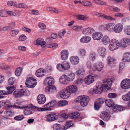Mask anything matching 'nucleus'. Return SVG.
<instances>
[{
  "instance_id": "e2e57ef3",
  "label": "nucleus",
  "mask_w": 130,
  "mask_h": 130,
  "mask_svg": "<svg viewBox=\"0 0 130 130\" xmlns=\"http://www.w3.org/2000/svg\"><path fill=\"white\" fill-rule=\"evenodd\" d=\"M49 103L50 106V107L51 106L52 109L56 105L57 103L55 101L53 100L50 102Z\"/></svg>"
},
{
  "instance_id": "680f3d73",
  "label": "nucleus",
  "mask_w": 130,
  "mask_h": 130,
  "mask_svg": "<svg viewBox=\"0 0 130 130\" xmlns=\"http://www.w3.org/2000/svg\"><path fill=\"white\" fill-rule=\"evenodd\" d=\"M23 118V115H20L16 116L14 118V119L15 120L20 121L22 120Z\"/></svg>"
},
{
  "instance_id": "bb28decb",
  "label": "nucleus",
  "mask_w": 130,
  "mask_h": 130,
  "mask_svg": "<svg viewBox=\"0 0 130 130\" xmlns=\"http://www.w3.org/2000/svg\"><path fill=\"white\" fill-rule=\"evenodd\" d=\"M45 72V70L43 69H38L36 71V74L37 77H41L44 76V73Z\"/></svg>"
},
{
  "instance_id": "0eeeda50",
  "label": "nucleus",
  "mask_w": 130,
  "mask_h": 130,
  "mask_svg": "<svg viewBox=\"0 0 130 130\" xmlns=\"http://www.w3.org/2000/svg\"><path fill=\"white\" fill-rule=\"evenodd\" d=\"M130 45V39L124 38L122 40L120 43V47L122 48H125Z\"/></svg>"
},
{
  "instance_id": "a18cd8bd",
  "label": "nucleus",
  "mask_w": 130,
  "mask_h": 130,
  "mask_svg": "<svg viewBox=\"0 0 130 130\" xmlns=\"http://www.w3.org/2000/svg\"><path fill=\"white\" fill-rule=\"evenodd\" d=\"M68 103V102L66 101H61L58 102V105L59 106L61 107L66 105Z\"/></svg>"
},
{
  "instance_id": "b1692460",
  "label": "nucleus",
  "mask_w": 130,
  "mask_h": 130,
  "mask_svg": "<svg viewBox=\"0 0 130 130\" xmlns=\"http://www.w3.org/2000/svg\"><path fill=\"white\" fill-rule=\"evenodd\" d=\"M35 44L37 46L40 45L42 47H44L45 46V42L43 39L39 38L36 40Z\"/></svg>"
},
{
  "instance_id": "de8ad7c7",
  "label": "nucleus",
  "mask_w": 130,
  "mask_h": 130,
  "mask_svg": "<svg viewBox=\"0 0 130 130\" xmlns=\"http://www.w3.org/2000/svg\"><path fill=\"white\" fill-rule=\"evenodd\" d=\"M53 128L54 130H62V127L60 124L56 123L53 125Z\"/></svg>"
},
{
  "instance_id": "f03ea898",
  "label": "nucleus",
  "mask_w": 130,
  "mask_h": 130,
  "mask_svg": "<svg viewBox=\"0 0 130 130\" xmlns=\"http://www.w3.org/2000/svg\"><path fill=\"white\" fill-rule=\"evenodd\" d=\"M30 94L29 91L25 89L17 90L14 91L13 93L14 95L15 98L21 97L23 95L28 96Z\"/></svg>"
},
{
  "instance_id": "5fc2aeb1",
  "label": "nucleus",
  "mask_w": 130,
  "mask_h": 130,
  "mask_svg": "<svg viewBox=\"0 0 130 130\" xmlns=\"http://www.w3.org/2000/svg\"><path fill=\"white\" fill-rule=\"evenodd\" d=\"M15 10H13L11 11H7V15H9L10 16H16Z\"/></svg>"
},
{
  "instance_id": "603ef678",
  "label": "nucleus",
  "mask_w": 130,
  "mask_h": 130,
  "mask_svg": "<svg viewBox=\"0 0 130 130\" xmlns=\"http://www.w3.org/2000/svg\"><path fill=\"white\" fill-rule=\"evenodd\" d=\"M93 1L95 3L97 4L105 5L106 4V3L100 0H94Z\"/></svg>"
},
{
  "instance_id": "052dcab7",
  "label": "nucleus",
  "mask_w": 130,
  "mask_h": 130,
  "mask_svg": "<svg viewBox=\"0 0 130 130\" xmlns=\"http://www.w3.org/2000/svg\"><path fill=\"white\" fill-rule=\"evenodd\" d=\"M16 7L21 8H23L26 7V5L23 3H20L17 5H16Z\"/></svg>"
},
{
  "instance_id": "6e6d98bb",
  "label": "nucleus",
  "mask_w": 130,
  "mask_h": 130,
  "mask_svg": "<svg viewBox=\"0 0 130 130\" xmlns=\"http://www.w3.org/2000/svg\"><path fill=\"white\" fill-rule=\"evenodd\" d=\"M122 98L125 101H127L130 100V96L128 93L127 94L123 96Z\"/></svg>"
},
{
  "instance_id": "20e7f679",
  "label": "nucleus",
  "mask_w": 130,
  "mask_h": 130,
  "mask_svg": "<svg viewBox=\"0 0 130 130\" xmlns=\"http://www.w3.org/2000/svg\"><path fill=\"white\" fill-rule=\"evenodd\" d=\"M36 79L32 77H27L25 84L26 86L30 88H33L36 85Z\"/></svg>"
},
{
  "instance_id": "393cba45",
  "label": "nucleus",
  "mask_w": 130,
  "mask_h": 130,
  "mask_svg": "<svg viewBox=\"0 0 130 130\" xmlns=\"http://www.w3.org/2000/svg\"><path fill=\"white\" fill-rule=\"evenodd\" d=\"M94 31V29L92 28H88L84 29L83 31V33L84 35H89Z\"/></svg>"
},
{
  "instance_id": "a211bd4d",
  "label": "nucleus",
  "mask_w": 130,
  "mask_h": 130,
  "mask_svg": "<svg viewBox=\"0 0 130 130\" xmlns=\"http://www.w3.org/2000/svg\"><path fill=\"white\" fill-rule=\"evenodd\" d=\"M61 59L63 60H66L68 58L69 55L68 51L66 50L62 51L60 53Z\"/></svg>"
},
{
  "instance_id": "f3484780",
  "label": "nucleus",
  "mask_w": 130,
  "mask_h": 130,
  "mask_svg": "<svg viewBox=\"0 0 130 130\" xmlns=\"http://www.w3.org/2000/svg\"><path fill=\"white\" fill-rule=\"evenodd\" d=\"M66 88L70 94L71 93H74L76 92L77 89V87L74 85L68 86Z\"/></svg>"
},
{
  "instance_id": "49530a36",
  "label": "nucleus",
  "mask_w": 130,
  "mask_h": 130,
  "mask_svg": "<svg viewBox=\"0 0 130 130\" xmlns=\"http://www.w3.org/2000/svg\"><path fill=\"white\" fill-rule=\"evenodd\" d=\"M6 89L8 90L7 92L8 93V94L12 93L15 89L14 86L7 87L6 88Z\"/></svg>"
},
{
  "instance_id": "423d86ee",
  "label": "nucleus",
  "mask_w": 130,
  "mask_h": 130,
  "mask_svg": "<svg viewBox=\"0 0 130 130\" xmlns=\"http://www.w3.org/2000/svg\"><path fill=\"white\" fill-rule=\"evenodd\" d=\"M121 88L123 89H126L130 88V79L128 78L123 80L121 83Z\"/></svg>"
},
{
  "instance_id": "9d476101",
  "label": "nucleus",
  "mask_w": 130,
  "mask_h": 130,
  "mask_svg": "<svg viewBox=\"0 0 130 130\" xmlns=\"http://www.w3.org/2000/svg\"><path fill=\"white\" fill-rule=\"evenodd\" d=\"M59 94L60 97L63 99L68 98L70 95L66 89L61 90Z\"/></svg>"
},
{
  "instance_id": "f8f14e48",
  "label": "nucleus",
  "mask_w": 130,
  "mask_h": 130,
  "mask_svg": "<svg viewBox=\"0 0 130 130\" xmlns=\"http://www.w3.org/2000/svg\"><path fill=\"white\" fill-rule=\"evenodd\" d=\"M58 116L54 114H49L46 115L45 117L46 120L48 121L52 122L57 119Z\"/></svg>"
},
{
  "instance_id": "09e8293b",
  "label": "nucleus",
  "mask_w": 130,
  "mask_h": 130,
  "mask_svg": "<svg viewBox=\"0 0 130 130\" xmlns=\"http://www.w3.org/2000/svg\"><path fill=\"white\" fill-rule=\"evenodd\" d=\"M16 79L14 77H11L9 78L8 80L9 84L10 85H13L15 82Z\"/></svg>"
},
{
  "instance_id": "4d7b16f0",
  "label": "nucleus",
  "mask_w": 130,
  "mask_h": 130,
  "mask_svg": "<svg viewBox=\"0 0 130 130\" xmlns=\"http://www.w3.org/2000/svg\"><path fill=\"white\" fill-rule=\"evenodd\" d=\"M117 94L115 93H110L108 94V96L110 98H115L117 96Z\"/></svg>"
},
{
  "instance_id": "6e6552de",
  "label": "nucleus",
  "mask_w": 130,
  "mask_h": 130,
  "mask_svg": "<svg viewBox=\"0 0 130 130\" xmlns=\"http://www.w3.org/2000/svg\"><path fill=\"white\" fill-rule=\"evenodd\" d=\"M112 83L111 79H108L103 80V84L102 85L105 89L108 90L111 86Z\"/></svg>"
},
{
  "instance_id": "37998d69",
  "label": "nucleus",
  "mask_w": 130,
  "mask_h": 130,
  "mask_svg": "<svg viewBox=\"0 0 130 130\" xmlns=\"http://www.w3.org/2000/svg\"><path fill=\"white\" fill-rule=\"evenodd\" d=\"M84 81V80L82 78H78L75 81V84L77 86H79L81 85Z\"/></svg>"
},
{
  "instance_id": "c85d7f7f",
  "label": "nucleus",
  "mask_w": 130,
  "mask_h": 130,
  "mask_svg": "<svg viewBox=\"0 0 130 130\" xmlns=\"http://www.w3.org/2000/svg\"><path fill=\"white\" fill-rule=\"evenodd\" d=\"M104 88L101 86H98L96 87L93 90V92L95 93L100 94L103 90Z\"/></svg>"
},
{
  "instance_id": "bf43d9fd",
  "label": "nucleus",
  "mask_w": 130,
  "mask_h": 130,
  "mask_svg": "<svg viewBox=\"0 0 130 130\" xmlns=\"http://www.w3.org/2000/svg\"><path fill=\"white\" fill-rule=\"evenodd\" d=\"M0 15L2 17H6L7 16V11L3 10H1L0 12Z\"/></svg>"
},
{
  "instance_id": "69168bd1",
  "label": "nucleus",
  "mask_w": 130,
  "mask_h": 130,
  "mask_svg": "<svg viewBox=\"0 0 130 130\" xmlns=\"http://www.w3.org/2000/svg\"><path fill=\"white\" fill-rule=\"evenodd\" d=\"M65 30H64L62 32H59L58 33L59 37L60 38H62L64 36V34L66 33Z\"/></svg>"
},
{
  "instance_id": "e433bc0d",
  "label": "nucleus",
  "mask_w": 130,
  "mask_h": 130,
  "mask_svg": "<svg viewBox=\"0 0 130 130\" xmlns=\"http://www.w3.org/2000/svg\"><path fill=\"white\" fill-rule=\"evenodd\" d=\"M7 101V102H6L5 103V104L9 107H11L12 108H19L20 107L19 106H17L15 105H11V104L9 103V101Z\"/></svg>"
},
{
  "instance_id": "8fccbe9b",
  "label": "nucleus",
  "mask_w": 130,
  "mask_h": 130,
  "mask_svg": "<svg viewBox=\"0 0 130 130\" xmlns=\"http://www.w3.org/2000/svg\"><path fill=\"white\" fill-rule=\"evenodd\" d=\"M47 46L48 48H55L58 47V45L57 43H55L48 44Z\"/></svg>"
},
{
  "instance_id": "79ce46f5",
  "label": "nucleus",
  "mask_w": 130,
  "mask_h": 130,
  "mask_svg": "<svg viewBox=\"0 0 130 130\" xmlns=\"http://www.w3.org/2000/svg\"><path fill=\"white\" fill-rule=\"evenodd\" d=\"M76 73L77 75L81 76H84L85 74V70L82 69L77 71L76 72Z\"/></svg>"
},
{
  "instance_id": "6ab92c4d",
  "label": "nucleus",
  "mask_w": 130,
  "mask_h": 130,
  "mask_svg": "<svg viewBox=\"0 0 130 130\" xmlns=\"http://www.w3.org/2000/svg\"><path fill=\"white\" fill-rule=\"evenodd\" d=\"M115 24L112 23H110L106 24L105 27L106 29L110 32H112L114 31Z\"/></svg>"
},
{
  "instance_id": "4468645a",
  "label": "nucleus",
  "mask_w": 130,
  "mask_h": 130,
  "mask_svg": "<svg viewBox=\"0 0 130 130\" xmlns=\"http://www.w3.org/2000/svg\"><path fill=\"white\" fill-rule=\"evenodd\" d=\"M37 100L39 104H43L45 102L46 98L44 95L41 94L38 96Z\"/></svg>"
},
{
  "instance_id": "338daca9",
  "label": "nucleus",
  "mask_w": 130,
  "mask_h": 130,
  "mask_svg": "<svg viewBox=\"0 0 130 130\" xmlns=\"http://www.w3.org/2000/svg\"><path fill=\"white\" fill-rule=\"evenodd\" d=\"M52 70V68L51 66H47L46 67L45 72H51Z\"/></svg>"
},
{
  "instance_id": "c9c22d12",
  "label": "nucleus",
  "mask_w": 130,
  "mask_h": 130,
  "mask_svg": "<svg viewBox=\"0 0 130 130\" xmlns=\"http://www.w3.org/2000/svg\"><path fill=\"white\" fill-rule=\"evenodd\" d=\"M48 91L50 93H53L56 92L57 90L55 86L53 85L49 86Z\"/></svg>"
},
{
  "instance_id": "13d9d810",
  "label": "nucleus",
  "mask_w": 130,
  "mask_h": 130,
  "mask_svg": "<svg viewBox=\"0 0 130 130\" xmlns=\"http://www.w3.org/2000/svg\"><path fill=\"white\" fill-rule=\"evenodd\" d=\"M124 31L127 35H130V26L126 27L124 29Z\"/></svg>"
},
{
  "instance_id": "aec40b11",
  "label": "nucleus",
  "mask_w": 130,
  "mask_h": 130,
  "mask_svg": "<svg viewBox=\"0 0 130 130\" xmlns=\"http://www.w3.org/2000/svg\"><path fill=\"white\" fill-rule=\"evenodd\" d=\"M70 60L71 63L73 64H76L79 61V58L77 56H73L70 57Z\"/></svg>"
},
{
  "instance_id": "cd10ccee",
  "label": "nucleus",
  "mask_w": 130,
  "mask_h": 130,
  "mask_svg": "<svg viewBox=\"0 0 130 130\" xmlns=\"http://www.w3.org/2000/svg\"><path fill=\"white\" fill-rule=\"evenodd\" d=\"M113 111L115 112H118L120 111L123 110L124 108L121 106L115 104L113 106L112 108Z\"/></svg>"
},
{
  "instance_id": "ddd939ff",
  "label": "nucleus",
  "mask_w": 130,
  "mask_h": 130,
  "mask_svg": "<svg viewBox=\"0 0 130 130\" xmlns=\"http://www.w3.org/2000/svg\"><path fill=\"white\" fill-rule=\"evenodd\" d=\"M68 78L67 76L63 74L60 76L59 79V82L61 84H67L69 82Z\"/></svg>"
},
{
  "instance_id": "5701e85b",
  "label": "nucleus",
  "mask_w": 130,
  "mask_h": 130,
  "mask_svg": "<svg viewBox=\"0 0 130 130\" xmlns=\"http://www.w3.org/2000/svg\"><path fill=\"white\" fill-rule=\"evenodd\" d=\"M101 118L105 121H108L109 119V114L106 111H103L101 113L100 115Z\"/></svg>"
},
{
  "instance_id": "c756f323",
  "label": "nucleus",
  "mask_w": 130,
  "mask_h": 130,
  "mask_svg": "<svg viewBox=\"0 0 130 130\" xmlns=\"http://www.w3.org/2000/svg\"><path fill=\"white\" fill-rule=\"evenodd\" d=\"M91 39V38L88 36H83L80 39L81 42L84 43H87L90 42Z\"/></svg>"
},
{
  "instance_id": "2f4dec72",
  "label": "nucleus",
  "mask_w": 130,
  "mask_h": 130,
  "mask_svg": "<svg viewBox=\"0 0 130 130\" xmlns=\"http://www.w3.org/2000/svg\"><path fill=\"white\" fill-rule=\"evenodd\" d=\"M102 42L104 45H106L109 43L110 40L109 37L107 36H104L102 38Z\"/></svg>"
},
{
  "instance_id": "72a5a7b5",
  "label": "nucleus",
  "mask_w": 130,
  "mask_h": 130,
  "mask_svg": "<svg viewBox=\"0 0 130 130\" xmlns=\"http://www.w3.org/2000/svg\"><path fill=\"white\" fill-rule=\"evenodd\" d=\"M105 103L106 105L109 107H112L115 105L113 101L110 99H107L105 101Z\"/></svg>"
},
{
  "instance_id": "a878e982",
  "label": "nucleus",
  "mask_w": 130,
  "mask_h": 130,
  "mask_svg": "<svg viewBox=\"0 0 130 130\" xmlns=\"http://www.w3.org/2000/svg\"><path fill=\"white\" fill-rule=\"evenodd\" d=\"M106 49L105 48L100 47L98 48V51L99 54L101 56L104 57L106 54Z\"/></svg>"
},
{
  "instance_id": "7ed1b4c3",
  "label": "nucleus",
  "mask_w": 130,
  "mask_h": 130,
  "mask_svg": "<svg viewBox=\"0 0 130 130\" xmlns=\"http://www.w3.org/2000/svg\"><path fill=\"white\" fill-rule=\"evenodd\" d=\"M34 107H35V106L32 104H30L26 106H20L19 108L25 109V110L24 111V114L28 115L32 114L35 111V108H34Z\"/></svg>"
},
{
  "instance_id": "864d4df0",
  "label": "nucleus",
  "mask_w": 130,
  "mask_h": 130,
  "mask_svg": "<svg viewBox=\"0 0 130 130\" xmlns=\"http://www.w3.org/2000/svg\"><path fill=\"white\" fill-rule=\"evenodd\" d=\"M44 108L45 111L51 110L52 109L51 106L50 107L49 103L45 105Z\"/></svg>"
},
{
  "instance_id": "7c9ffc66",
  "label": "nucleus",
  "mask_w": 130,
  "mask_h": 130,
  "mask_svg": "<svg viewBox=\"0 0 130 130\" xmlns=\"http://www.w3.org/2000/svg\"><path fill=\"white\" fill-rule=\"evenodd\" d=\"M122 60L124 62H130V53H126L124 54Z\"/></svg>"
},
{
  "instance_id": "412c9836",
  "label": "nucleus",
  "mask_w": 130,
  "mask_h": 130,
  "mask_svg": "<svg viewBox=\"0 0 130 130\" xmlns=\"http://www.w3.org/2000/svg\"><path fill=\"white\" fill-rule=\"evenodd\" d=\"M103 36L102 34L100 32H95L93 33L92 36L93 39L95 40H99Z\"/></svg>"
},
{
  "instance_id": "ea45409f",
  "label": "nucleus",
  "mask_w": 130,
  "mask_h": 130,
  "mask_svg": "<svg viewBox=\"0 0 130 130\" xmlns=\"http://www.w3.org/2000/svg\"><path fill=\"white\" fill-rule=\"evenodd\" d=\"M107 60L108 64H112L115 61V59L114 58L110 56L107 57Z\"/></svg>"
},
{
  "instance_id": "a19ab883",
  "label": "nucleus",
  "mask_w": 130,
  "mask_h": 130,
  "mask_svg": "<svg viewBox=\"0 0 130 130\" xmlns=\"http://www.w3.org/2000/svg\"><path fill=\"white\" fill-rule=\"evenodd\" d=\"M19 32V30L18 29H14L11 30L10 32L11 36L13 37L17 35Z\"/></svg>"
},
{
  "instance_id": "0e129e2a",
  "label": "nucleus",
  "mask_w": 130,
  "mask_h": 130,
  "mask_svg": "<svg viewBox=\"0 0 130 130\" xmlns=\"http://www.w3.org/2000/svg\"><path fill=\"white\" fill-rule=\"evenodd\" d=\"M83 4L85 6H91L92 5L91 3L89 1H84L83 2Z\"/></svg>"
},
{
  "instance_id": "4c0bfd02",
  "label": "nucleus",
  "mask_w": 130,
  "mask_h": 130,
  "mask_svg": "<svg viewBox=\"0 0 130 130\" xmlns=\"http://www.w3.org/2000/svg\"><path fill=\"white\" fill-rule=\"evenodd\" d=\"M22 71V68L19 67L17 68L15 72V75L17 76H20L21 74Z\"/></svg>"
},
{
  "instance_id": "c03bdc74",
  "label": "nucleus",
  "mask_w": 130,
  "mask_h": 130,
  "mask_svg": "<svg viewBox=\"0 0 130 130\" xmlns=\"http://www.w3.org/2000/svg\"><path fill=\"white\" fill-rule=\"evenodd\" d=\"M68 79L69 81H72L75 78V75L74 73H71L68 75Z\"/></svg>"
},
{
  "instance_id": "1a4fd4ad",
  "label": "nucleus",
  "mask_w": 130,
  "mask_h": 130,
  "mask_svg": "<svg viewBox=\"0 0 130 130\" xmlns=\"http://www.w3.org/2000/svg\"><path fill=\"white\" fill-rule=\"evenodd\" d=\"M104 100L102 98L97 99L94 104L95 109L98 110L101 106L104 103Z\"/></svg>"
},
{
  "instance_id": "9b49d317",
  "label": "nucleus",
  "mask_w": 130,
  "mask_h": 130,
  "mask_svg": "<svg viewBox=\"0 0 130 130\" xmlns=\"http://www.w3.org/2000/svg\"><path fill=\"white\" fill-rule=\"evenodd\" d=\"M54 83V79L51 77H47L45 79L44 82L45 85L48 86L53 85Z\"/></svg>"
},
{
  "instance_id": "39448f33",
  "label": "nucleus",
  "mask_w": 130,
  "mask_h": 130,
  "mask_svg": "<svg viewBox=\"0 0 130 130\" xmlns=\"http://www.w3.org/2000/svg\"><path fill=\"white\" fill-rule=\"evenodd\" d=\"M120 46V43L118 41L115 39L111 40L109 45V49L111 51H114L118 48Z\"/></svg>"
},
{
  "instance_id": "774afa93",
  "label": "nucleus",
  "mask_w": 130,
  "mask_h": 130,
  "mask_svg": "<svg viewBox=\"0 0 130 130\" xmlns=\"http://www.w3.org/2000/svg\"><path fill=\"white\" fill-rule=\"evenodd\" d=\"M39 27L41 29H45L46 28V26L44 24L41 23L39 24Z\"/></svg>"
},
{
  "instance_id": "f704fd0d",
  "label": "nucleus",
  "mask_w": 130,
  "mask_h": 130,
  "mask_svg": "<svg viewBox=\"0 0 130 130\" xmlns=\"http://www.w3.org/2000/svg\"><path fill=\"white\" fill-rule=\"evenodd\" d=\"M79 55L81 57H84L86 56V51L84 48H80L78 50V51Z\"/></svg>"
},
{
  "instance_id": "3c124183",
  "label": "nucleus",
  "mask_w": 130,
  "mask_h": 130,
  "mask_svg": "<svg viewBox=\"0 0 130 130\" xmlns=\"http://www.w3.org/2000/svg\"><path fill=\"white\" fill-rule=\"evenodd\" d=\"M96 57V54L94 53H92L90 55L89 58L90 60L92 61L94 60Z\"/></svg>"
},
{
  "instance_id": "dca6fc26",
  "label": "nucleus",
  "mask_w": 130,
  "mask_h": 130,
  "mask_svg": "<svg viewBox=\"0 0 130 130\" xmlns=\"http://www.w3.org/2000/svg\"><path fill=\"white\" fill-rule=\"evenodd\" d=\"M94 80V77L92 75H89L85 78L84 82L86 84L89 85L92 83Z\"/></svg>"
},
{
  "instance_id": "f257e3e1",
  "label": "nucleus",
  "mask_w": 130,
  "mask_h": 130,
  "mask_svg": "<svg viewBox=\"0 0 130 130\" xmlns=\"http://www.w3.org/2000/svg\"><path fill=\"white\" fill-rule=\"evenodd\" d=\"M75 101L76 102H79L82 106L85 107L88 103L89 98L88 96L85 95L80 96L76 99Z\"/></svg>"
},
{
  "instance_id": "2eb2a0df",
  "label": "nucleus",
  "mask_w": 130,
  "mask_h": 130,
  "mask_svg": "<svg viewBox=\"0 0 130 130\" xmlns=\"http://www.w3.org/2000/svg\"><path fill=\"white\" fill-rule=\"evenodd\" d=\"M123 25L121 23H118L114 26V31L116 33L121 32L123 28Z\"/></svg>"
},
{
  "instance_id": "473e14b6",
  "label": "nucleus",
  "mask_w": 130,
  "mask_h": 130,
  "mask_svg": "<svg viewBox=\"0 0 130 130\" xmlns=\"http://www.w3.org/2000/svg\"><path fill=\"white\" fill-rule=\"evenodd\" d=\"M80 114L78 112H74L70 113L69 116L72 119H76L78 118L79 117Z\"/></svg>"
},
{
  "instance_id": "4be33fe9",
  "label": "nucleus",
  "mask_w": 130,
  "mask_h": 130,
  "mask_svg": "<svg viewBox=\"0 0 130 130\" xmlns=\"http://www.w3.org/2000/svg\"><path fill=\"white\" fill-rule=\"evenodd\" d=\"M104 65L102 62L100 61L94 64V67L98 71H101L104 67Z\"/></svg>"
},
{
  "instance_id": "58836bf2",
  "label": "nucleus",
  "mask_w": 130,
  "mask_h": 130,
  "mask_svg": "<svg viewBox=\"0 0 130 130\" xmlns=\"http://www.w3.org/2000/svg\"><path fill=\"white\" fill-rule=\"evenodd\" d=\"M62 64L63 69L67 70L70 68V65L68 62L66 61L63 62H62Z\"/></svg>"
}]
</instances>
